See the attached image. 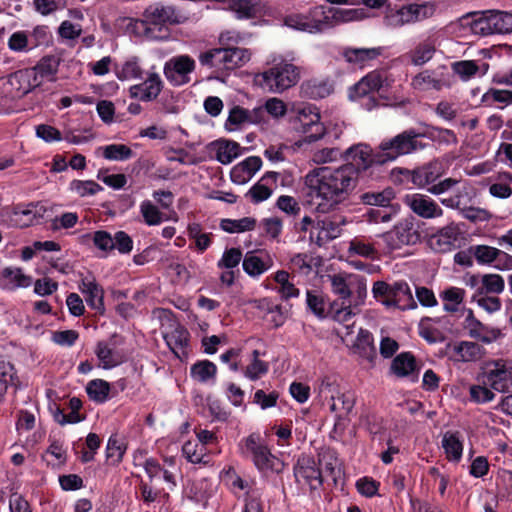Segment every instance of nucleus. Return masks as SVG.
I'll return each instance as SVG.
<instances>
[{"mask_svg":"<svg viewBox=\"0 0 512 512\" xmlns=\"http://www.w3.org/2000/svg\"><path fill=\"white\" fill-rule=\"evenodd\" d=\"M362 12L352 8H334L324 5L313 6L306 11L287 14L283 23L286 27L308 34H321L339 25L361 19Z\"/></svg>","mask_w":512,"mask_h":512,"instance_id":"f03ea898","label":"nucleus"},{"mask_svg":"<svg viewBox=\"0 0 512 512\" xmlns=\"http://www.w3.org/2000/svg\"><path fill=\"white\" fill-rule=\"evenodd\" d=\"M148 24L149 22L144 17L143 19H135L129 17L120 19V25L125 29L126 33L136 37L148 35L150 32Z\"/></svg>","mask_w":512,"mask_h":512,"instance_id":"69168bd1","label":"nucleus"},{"mask_svg":"<svg viewBox=\"0 0 512 512\" xmlns=\"http://www.w3.org/2000/svg\"><path fill=\"white\" fill-rule=\"evenodd\" d=\"M255 109H246L239 105H234L228 112L225 121V129L229 132L239 131L248 125H259L257 116L254 114Z\"/></svg>","mask_w":512,"mask_h":512,"instance_id":"473e14b6","label":"nucleus"},{"mask_svg":"<svg viewBox=\"0 0 512 512\" xmlns=\"http://www.w3.org/2000/svg\"><path fill=\"white\" fill-rule=\"evenodd\" d=\"M33 279L24 273L19 267H5L0 269V289L15 291L21 288H28L32 285Z\"/></svg>","mask_w":512,"mask_h":512,"instance_id":"7c9ffc66","label":"nucleus"},{"mask_svg":"<svg viewBox=\"0 0 512 512\" xmlns=\"http://www.w3.org/2000/svg\"><path fill=\"white\" fill-rule=\"evenodd\" d=\"M139 212L148 226L160 225L167 218L160 208L150 200H143L139 205Z\"/></svg>","mask_w":512,"mask_h":512,"instance_id":"3c124183","label":"nucleus"},{"mask_svg":"<svg viewBox=\"0 0 512 512\" xmlns=\"http://www.w3.org/2000/svg\"><path fill=\"white\" fill-rule=\"evenodd\" d=\"M381 303L388 308L393 307L399 310L413 309L417 306L409 285L404 281L392 284L389 297L381 299Z\"/></svg>","mask_w":512,"mask_h":512,"instance_id":"c85d7f7f","label":"nucleus"},{"mask_svg":"<svg viewBox=\"0 0 512 512\" xmlns=\"http://www.w3.org/2000/svg\"><path fill=\"white\" fill-rule=\"evenodd\" d=\"M295 129L303 134L308 142L317 141L321 139L325 133L326 128L321 122L319 109L311 104H302L294 109Z\"/></svg>","mask_w":512,"mask_h":512,"instance_id":"0eeeda50","label":"nucleus"},{"mask_svg":"<svg viewBox=\"0 0 512 512\" xmlns=\"http://www.w3.org/2000/svg\"><path fill=\"white\" fill-rule=\"evenodd\" d=\"M40 215L35 206L30 204L25 209H15L10 215V225L19 228H26L35 224Z\"/></svg>","mask_w":512,"mask_h":512,"instance_id":"49530a36","label":"nucleus"},{"mask_svg":"<svg viewBox=\"0 0 512 512\" xmlns=\"http://www.w3.org/2000/svg\"><path fill=\"white\" fill-rule=\"evenodd\" d=\"M451 69L461 81L468 82L476 77H483L489 70V64L484 61L461 60L451 64Z\"/></svg>","mask_w":512,"mask_h":512,"instance_id":"f704fd0d","label":"nucleus"},{"mask_svg":"<svg viewBox=\"0 0 512 512\" xmlns=\"http://www.w3.org/2000/svg\"><path fill=\"white\" fill-rule=\"evenodd\" d=\"M482 103L485 105H493L494 103H499V108H504L512 104V91L509 90H500V89H490L482 96Z\"/></svg>","mask_w":512,"mask_h":512,"instance_id":"338daca9","label":"nucleus"},{"mask_svg":"<svg viewBox=\"0 0 512 512\" xmlns=\"http://www.w3.org/2000/svg\"><path fill=\"white\" fill-rule=\"evenodd\" d=\"M184 457L193 464L207 463L205 460L207 450L203 444L197 441H187L182 447Z\"/></svg>","mask_w":512,"mask_h":512,"instance_id":"680f3d73","label":"nucleus"},{"mask_svg":"<svg viewBox=\"0 0 512 512\" xmlns=\"http://www.w3.org/2000/svg\"><path fill=\"white\" fill-rule=\"evenodd\" d=\"M416 370V360L411 353H401L396 356L391 365V371L399 378L408 377Z\"/></svg>","mask_w":512,"mask_h":512,"instance_id":"de8ad7c7","label":"nucleus"},{"mask_svg":"<svg viewBox=\"0 0 512 512\" xmlns=\"http://www.w3.org/2000/svg\"><path fill=\"white\" fill-rule=\"evenodd\" d=\"M328 279L333 293L342 300H348L353 293V283L357 282V274L342 272L329 275Z\"/></svg>","mask_w":512,"mask_h":512,"instance_id":"ea45409f","label":"nucleus"},{"mask_svg":"<svg viewBox=\"0 0 512 512\" xmlns=\"http://www.w3.org/2000/svg\"><path fill=\"white\" fill-rule=\"evenodd\" d=\"M69 191L79 197L93 196L102 190V187L93 180H72L69 183Z\"/></svg>","mask_w":512,"mask_h":512,"instance_id":"0e129e2a","label":"nucleus"},{"mask_svg":"<svg viewBox=\"0 0 512 512\" xmlns=\"http://www.w3.org/2000/svg\"><path fill=\"white\" fill-rule=\"evenodd\" d=\"M276 173L268 174L262 177L255 185H253L247 193L251 201L254 203H260L267 200L273 193V189L268 185V181L272 178L276 180Z\"/></svg>","mask_w":512,"mask_h":512,"instance_id":"864d4df0","label":"nucleus"},{"mask_svg":"<svg viewBox=\"0 0 512 512\" xmlns=\"http://www.w3.org/2000/svg\"><path fill=\"white\" fill-rule=\"evenodd\" d=\"M452 84L451 74L446 66L436 69H425L411 79V87L417 92L441 91Z\"/></svg>","mask_w":512,"mask_h":512,"instance_id":"f8f14e48","label":"nucleus"},{"mask_svg":"<svg viewBox=\"0 0 512 512\" xmlns=\"http://www.w3.org/2000/svg\"><path fill=\"white\" fill-rule=\"evenodd\" d=\"M254 109V114L257 116L256 118L260 126H267L271 120L277 121L287 113L285 102L276 97L266 99L264 102L256 105Z\"/></svg>","mask_w":512,"mask_h":512,"instance_id":"bb28decb","label":"nucleus"},{"mask_svg":"<svg viewBox=\"0 0 512 512\" xmlns=\"http://www.w3.org/2000/svg\"><path fill=\"white\" fill-rule=\"evenodd\" d=\"M94 353L99 361V367L105 370L115 368L125 361V354L111 340L99 341Z\"/></svg>","mask_w":512,"mask_h":512,"instance_id":"cd10ccee","label":"nucleus"},{"mask_svg":"<svg viewBox=\"0 0 512 512\" xmlns=\"http://www.w3.org/2000/svg\"><path fill=\"white\" fill-rule=\"evenodd\" d=\"M273 266V257L265 250L248 251L242 261L244 272L254 279H258Z\"/></svg>","mask_w":512,"mask_h":512,"instance_id":"4be33fe9","label":"nucleus"},{"mask_svg":"<svg viewBox=\"0 0 512 512\" xmlns=\"http://www.w3.org/2000/svg\"><path fill=\"white\" fill-rule=\"evenodd\" d=\"M464 328L471 338L477 339L484 344H491L504 336L501 329L484 325L474 316L471 309L466 310Z\"/></svg>","mask_w":512,"mask_h":512,"instance_id":"412c9836","label":"nucleus"},{"mask_svg":"<svg viewBox=\"0 0 512 512\" xmlns=\"http://www.w3.org/2000/svg\"><path fill=\"white\" fill-rule=\"evenodd\" d=\"M446 173V167L442 160H434L412 171L407 170L410 181L419 189H426Z\"/></svg>","mask_w":512,"mask_h":512,"instance_id":"a211bd4d","label":"nucleus"},{"mask_svg":"<svg viewBox=\"0 0 512 512\" xmlns=\"http://www.w3.org/2000/svg\"><path fill=\"white\" fill-rule=\"evenodd\" d=\"M447 353L454 362H476L484 354L483 348L471 341H460L448 345Z\"/></svg>","mask_w":512,"mask_h":512,"instance_id":"c756f323","label":"nucleus"},{"mask_svg":"<svg viewBox=\"0 0 512 512\" xmlns=\"http://www.w3.org/2000/svg\"><path fill=\"white\" fill-rule=\"evenodd\" d=\"M475 197L474 189L467 183L458 186L455 192L446 198L441 199V204L447 208L459 210L472 202Z\"/></svg>","mask_w":512,"mask_h":512,"instance_id":"37998d69","label":"nucleus"},{"mask_svg":"<svg viewBox=\"0 0 512 512\" xmlns=\"http://www.w3.org/2000/svg\"><path fill=\"white\" fill-rule=\"evenodd\" d=\"M350 166H322L304 176L307 203L319 214H327L344 203L356 187Z\"/></svg>","mask_w":512,"mask_h":512,"instance_id":"f257e3e1","label":"nucleus"},{"mask_svg":"<svg viewBox=\"0 0 512 512\" xmlns=\"http://www.w3.org/2000/svg\"><path fill=\"white\" fill-rule=\"evenodd\" d=\"M343 224L344 221L329 217L317 220L310 230V240L318 246H323L341 235Z\"/></svg>","mask_w":512,"mask_h":512,"instance_id":"5701e85b","label":"nucleus"},{"mask_svg":"<svg viewBox=\"0 0 512 512\" xmlns=\"http://www.w3.org/2000/svg\"><path fill=\"white\" fill-rule=\"evenodd\" d=\"M355 405L354 396L350 393L337 392L330 398L329 408L339 416L348 415Z\"/></svg>","mask_w":512,"mask_h":512,"instance_id":"603ef678","label":"nucleus"},{"mask_svg":"<svg viewBox=\"0 0 512 512\" xmlns=\"http://www.w3.org/2000/svg\"><path fill=\"white\" fill-rule=\"evenodd\" d=\"M422 135L415 130H406L395 137L381 142L379 148L382 150L385 163L396 160L399 156L410 154L424 146L419 142Z\"/></svg>","mask_w":512,"mask_h":512,"instance_id":"6e6552de","label":"nucleus"},{"mask_svg":"<svg viewBox=\"0 0 512 512\" xmlns=\"http://www.w3.org/2000/svg\"><path fill=\"white\" fill-rule=\"evenodd\" d=\"M441 446L449 462L458 463L463 455V439L458 432L448 431L443 434Z\"/></svg>","mask_w":512,"mask_h":512,"instance_id":"a19ab883","label":"nucleus"},{"mask_svg":"<svg viewBox=\"0 0 512 512\" xmlns=\"http://www.w3.org/2000/svg\"><path fill=\"white\" fill-rule=\"evenodd\" d=\"M383 47H346L342 51L345 62L353 69H365L383 54Z\"/></svg>","mask_w":512,"mask_h":512,"instance_id":"6ab92c4d","label":"nucleus"},{"mask_svg":"<svg viewBox=\"0 0 512 512\" xmlns=\"http://www.w3.org/2000/svg\"><path fill=\"white\" fill-rule=\"evenodd\" d=\"M262 160L257 156H250L242 162L235 165L231 172L230 177L235 184H245L252 179V177L260 170Z\"/></svg>","mask_w":512,"mask_h":512,"instance_id":"e433bc0d","label":"nucleus"},{"mask_svg":"<svg viewBox=\"0 0 512 512\" xmlns=\"http://www.w3.org/2000/svg\"><path fill=\"white\" fill-rule=\"evenodd\" d=\"M127 450L126 441L119 435H111L106 445V458L111 465H118Z\"/></svg>","mask_w":512,"mask_h":512,"instance_id":"09e8293b","label":"nucleus"},{"mask_svg":"<svg viewBox=\"0 0 512 512\" xmlns=\"http://www.w3.org/2000/svg\"><path fill=\"white\" fill-rule=\"evenodd\" d=\"M344 159L347 161L343 166H350L353 169L354 180L357 184L358 174L366 171L374 165L385 164L382 150L374 152L370 145L366 143H357L345 150Z\"/></svg>","mask_w":512,"mask_h":512,"instance_id":"423d86ee","label":"nucleus"},{"mask_svg":"<svg viewBox=\"0 0 512 512\" xmlns=\"http://www.w3.org/2000/svg\"><path fill=\"white\" fill-rule=\"evenodd\" d=\"M404 204L413 213L423 219H435L444 214L441 206L431 197L421 193L407 194L403 198Z\"/></svg>","mask_w":512,"mask_h":512,"instance_id":"dca6fc26","label":"nucleus"},{"mask_svg":"<svg viewBox=\"0 0 512 512\" xmlns=\"http://www.w3.org/2000/svg\"><path fill=\"white\" fill-rule=\"evenodd\" d=\"M256 220L253 217H243L240 219H222L220 228L227 233H243L254 230Z\"/></svg>","mask_w":512,"mask_h":512,"instance_id":"5fc2aeb1","label":"nucleus"},{"mask_svg":"<svg viewBox=\"0 0 512 512\" xmlns=\"http://www.w3.org/2000/svg\"><path fill=\"white\" fill-rule=\"evenodd\" d=\"M389 86L390 80L387 75L384 72L374 70L349 89V98L354 101L370 93L387 89Z\"/></svg>","mask_w":512,"mask_h":512,"instance_id":"f3484780","label":"nucleus"},{"mask_svg":"<svg viewBox=\"0 0 512 512\" xmlns=\"http://www.w3.org/2000/svg\"><path fill=\"white\" fill-rule=\"evenodd\" d=\"M144 74L142 61L137 56H129L115 67V75L121 81L140 80Z\"/></svg>","mask_w":512,"mask_h":512,"instance_id":"58836bf2","label":"nucleus"},{"mask_svg":"<svg viewBox=\"0 0 512 512\" xmlns=\"http://www.w3.org/2000/svg\"><path fill=\"white\" fill-rule=\"evenodd\" d=\"M512 175L510 173H500L491 183L489 192L493 197L506 199L512 194Z\"/></svg>","mask_w":512,"mask_h":512,"instance_id":"4d7b16f0","label":"nucleus"},{"mask_svg":"<svg viewBox=\"0 0 512 512\" xmlns=\"http://www.w3.org/2000/svg\"><path fill=\"white\" fill-rule=\"evenodd\" d=\"M436 53V41L430 37L419 41L407 53L409 62L414 66H423L431 61Z\"/></svg>","mask_w":512,"mask_h":512,"instance_id":"4c0bfd02","label":"nucleus"},{"mask_svg":"<svg viewBox=\"0 0 512 512\" xmlns=\"http://www.w3.org/2000/svg\"><path fill=\"white\" fill-rule=\"evenodd\" d=\"M302 89L308 97L319 99L328 96L332 92L333 86L329 81L310 80L302 85Z\"/></svg>","mask_w":512,"mask_h":512,"instance_id":"bf43d9fd","label":"nucleus"},{"mask_svg":"<svg viewBox=\"0 0 512 512\" xmlns=\"http://www.w3.org/2000/svg\"><path fill=\"white\" fill-rule=\"evenodd\" d=\"M465 297L466 291L463 288L455 286L446 287L439 293V298L443 304V310L449 313L458 312Z\"/></svg>","mask_w":512,"mask_h":512,"instance_id":"79ce46f5","label":"nucleus"},{"mask_svg":"<svg viewBox=\"0 0 512 512\" xmlns=\"http://www.w3.org/2000/svg\"><path fill=\"white\" fill-rule=\"evenodd\" d=\"M460 236L461 230L459 226L455 223H451L440 229L431 237V246L438 252L451 251L458 245Z\"/></svg>","mask_w":512,"mask_h":512,"instance_id":"2f4dec72","label":"nucleus"},{"mask_svg":"<svg viewBox=\"0 0 512 512\" xmlns=\"http://www.w3.org/2000/svg\"><path fill=\"white\" fill-rule=\"evenodd\" d=\"M163 337L170 350L180 358L185 354L189 342L188 330L177 322H173L169 329L163 332Z\"/></svg>","mask_w":512,"mask_h":512,"instance_id":"72a5a7b5","label":"nucleus"},{"mask_svg":"<svg viewBox=\"0 0 512 512\" xmlns=\"http://www.w3.org/2000/svg\"><path fill=\"white\" fill-rule=\"evenodd\" d=\"M216 159L222 164H230L242 155L243 148L231 140H221L215 144Z\"/></svg>","mask_w":512,"mask_h":512,"instance_id":"a18cd8bd","label":"nucleus"},{"mask_svg":"<svg viewBox=\"0 0 512 512\" xmlns=\"http://www.w3.org/2000/svg\"><path fill=\"white\" fill-rule=\"evenodd\" d=\"M143 17L152 25L179 24L185 20L183 14L172 6L153 4L148 6Z\"/></svg>","mask_w":512,"mask_h":512,"instance_id":"a878e982","label":"nucleus"},{"mask_svg":"<svg viewBox=\"0 0 512 512\" xmlns=\"http://www.w3.org/2000/svg\"><path fill=\"white\" fill-rule=\"evenodd\" d=\"M434 12L435 7L431 3L408 4L396 10H390L385 16V24L397 28L427 19Z\"/></svg>","mask_w":512,"mask_h":512,"instance_id":"9b49d317","label":"nucleus"},{"mask_svg":"<svg viewBox=\"0 0 512 512\" xmlns=\"http://www.w3.org/2000/svg\"><path fill=\"white\" fill-rule=\"evenodd\" d=\"M31 42L29 40L28 31L19 30L13 32L7 41L8 48L16 53H24L31 51Z\"/></svg>","mask_w":512,"mask_h":512,"instance_id":"774afa93","label":"nucleus"},{"mask_svg":"<svg viewBox=\"0 0 512 512\" xmlns=\"http://www.w3.org/2000/svg\"><path fill=\"white\" fill-rule=\"evenodd\" d=\"M395 193L391 188L378 192H366L361 196L362 201L371 206L387 207L394 199Z\"/></svg>","mask_w":512,"mask_h":512,"instance_id":"e2e57ef3","label":"nucleus"},{"mask_svg":"<svg viewBox=\"0 0 512 512\" xmlns=\"http://www.w3.org/2000/svg\"><path fill=\"white\" fill-rule=\"evenodd\" d=\"M344 328L345 332L339 330L338 336L341 337L342 342L348 347L350 353L373 366L377 355L372 334L367 330L359 329L356 338L352 340L350 336L353 333V324H348Z\"/></svg>","mask_w":512,"mask_h":512,"instance_id":"1a4fd4ad","label":"nucleus"},{"mask_svg":"<svg viewBox=\"0 0 512 512\" xmlns=\"http://www.w3.org/2000/svg\"><path fill=\"white\" fill-rule=\"evenodd\" d=\"M293 60V52L271 53L267 60L269 68L255 75V84L270 93H282L295 86L300 79V69Z\"/></svg>","mask_w":512,"mask_h":512,"instance_id":"7ed1b4c3","label":"nucleus"},{"mask_svg":"<svg viewBox=\"0 0 512 512\" xmlns=\"http://www.w3.org/2000/svg\"><path fill=\"white\" fill-rule=\"evenodd\" d=\"M317 259L308 253H297L291 256L289 260V269L293 273L300 275H309L316 265Z\"/></svg>","mask_w":512,"mask_h":512,"instance_id":"8fccbe9b","label":"nucleus"},{"mask_svg":"<svg viewBox=\"0 0 512 512\" xmlns=\"http://www.w3.org/2000/svg\"><path fill=\"white\" fill-rule=\"evenodd\" d=\"M383 243L384 254H390L405 246L415 245L420 240V234L411 221L399 222L390 231L380 237Z\"/></svg>","mask_w":512,"mask_h":512,"instance_id":"9d476101","label":"nucleus"},{"mask_svg":"<svg viewBox=\"0 0 512 512\" xmlns=\"http://www.w3.org/2000/svg\"><path fill=\"white\" fill-rule=\"evenodd\" d=\"M296 481L300 484H307L316 489L322 484L321 471L315 460L309 456H302L294 467Z\"/></svg>","mask_w":512,"mask_h":512,"instance_id":"b1692460","label":"nucleus"},{"mask_svg":"<svg viewBox=\"0 0 512 512\" xmlns=\"http://www.w3.org/2000/svg\"><path fill=\"white\" fill-rule=\"evenodd\" d=\"M479 293L500 294L504 291L505 281L499 274H484L480 278Z\"/></svg>","mask_w":512,"mask_h":512,"instance_id":"052dcab7","label":"nucleus"},{"mask_svg":"<svg viewBox=\"0 0 512 512\" xmlns=\"http://www.w3.org/2000/svg\"><path fill=\"white\" fill-rule=\"evenodd\" d=\"M143 82L130 86L128 92L130 98L150 102L155 100L163 88V82L160 75L154 70L146 72Z\"/></svg>","mask_w":512,"mask_h":512,"instance_id":"aec40b11","label":"nucleus"},{"mask_svg":"<svg viewBox=\"0 0 512 512\" xmlns=\"http://www.w3.org/2000/svg\"><path fill=\"white\" fill-rule=\"evenodd\" d=\"M472 29L483 36L512 32V14L490 11L473 20Z\"/></svg>","mask_w":512,"mask_h":512,"instance_id":"ddd939ff","label":"nucleus"},{"mask_svg":"<svg viewBox=\"0 0 512 512\" xmlns=\"http://www.w3.org/2000/svg\"><path fill=\"white\" fill-rule=\"evenodd\" d=\"M196 68L195 60L189 55H177L164 65V75L173 86H182L190 82Z\"/></svg>","mask_w":512,"mask_h":512,"instance_id":"2eb2a0df","label":"nucleus"},{"mask_svg":"<svg viewBox=\"0 0 512 512\" xmlns=\"http://www.w3.org/2000/svg\"><path fill=\"white\" fill-rule=\"evenodd\" d=\"M485 383L498 392H506L512 385V362L505 359L490 360L483 371Z\"/></svg>","mask_w":512,"mask_h":512,"instance_id":"4468645a","label":"nucleus"},{"mask_svg":"<svg viewBox=\"0 0 512 512\" xmlns=\"http://www.w3.org/2000/svg\"><path fill=\"white\" fill-rule=\"evenodd\" d=\"M86 392L92 401L104 403L108 399L110 384L102 379H94L87 383Z\"/></svg>","mask_w":512,"mask_h":512,"instance_id":"13d9d810","label":"nucleus"},{"mask_svg":"<svg viewBox=\"0 0 512 512\" xmlns=\"http://www.w3.org/2000/svg\"><path fill=\"white\" fill-rule=\"evenodd\" d=\"M191 377L200 383L214 384L216 382L217 366L209 360H201L190 368Z\"/></svg>","mask_w":512,"mask_h":512,"instance_id":"c03bdc74","label":"nucleus"},{"mask_svg":"<svg viewBox=\"0 0 512 512\" xmlns=\"http://www.w3.org/2000/svg\"><path fill=\"white\" fill-rule=\"evenodd\" d=\"M240 454L250 459L256 469L263 475L280 474L284 470V462L271 453L259 434H250L239 444Z\"/></svg>","mask_w":512,"mask_h":512,"instance_id":"20e7f679","label":"nucleus"},{"mask_svg":"<svg viewBox=\"0 0 512 512\" xmlns=\"http://www.w3.org/2000/svg\"><path fill=\"white\" fill-rule=\"evenodd\" d=\"M250 58L251 52L246 48H214L201 53L199 62L218 71H229L244 65Z\"/></svg>","mask_w":512,"mask_h":512,"instance_id":"39448f33","label":"nucleus"},{"mask_svg":"<svg viewBox=\"0 0 512 512\" xmlns=\"http://www.w3.org/2000/svg\"><path fill=\"white\" fill-rule=\"evenodd\" d=\"M290 275L285 270H278L274 273L273 279L279 285L277 292L283 299H290L298 297L300 292L299 289L289 280Z\"/></svg>","mask_w":512,"mask_h":512,"instance_id":"6e6d98bb","label":"nucleus"},{"mask_svg":"<svg viewBox=\"0 0 512 512\" xmlns=\"http://www.w3.org/2000/svg\"><path fill=\"white\" fill-rule=\"evenodd\" d=\"M348 252L350 255L374 259L378 255L384 254L382 239L355 237L349 242Z\"/></svg>","mask_w":512,"mask_h":512,"instance_id":"c9c22d12","label":"nucleus"},{"mask_svg":"<svg viewBox=\"0 0 512 512\" xmlns=\"http://www.w3.org/2000/svg\"><path fill=\"white\" fill-rule=\"evenodd\" d=\"M78 289L84 295L85 301L91 309L104 312V290L92 274L82 276L78 283Z\"/></svg>","mask_w":512,"mask_h":512,"instance_id":"393cba45","label":"nucleus"}]
</instances>
